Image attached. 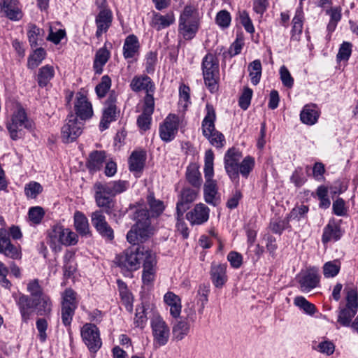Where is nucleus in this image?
<instances>
[{
	"label": "nucleus",
	"mask_w": 358,
	"mask_h": 358,
	"mask_svg": "<svg viewBox=\"0 0 358 358\" xmlns=\"http://www.w3.org/2000/svg\"><path fill=\"white\" fill-rule=\"evenodd\" d=\"M214 154L211 150L205 153L204 176L206 182L203 187L205 201L213 206H217L220 202L218 188L216 180L213 179Z\"/></svg>",
	"instance_id": "1"
},
{
	"label": "nucleus",
	"mask_w": 358,
	"mask_h": 358,
	"mask_svg": "<svg viewBox=\"0 0 358 358\" xmlns=\"http://www.w3.org/2000/svg\"><path fill=\"white\" fill-rule=\"evenodd\" d=\"M148 254L155 253L144 246L131 247L115 257V263L118 266L127 271H136L140 268L141 263L143 264L144 260H147Z\"/></svg>",
	"instance_id": "2"
},
{
	"label": "nucleus",
	"mask_w": 358,
	"mask_h": 358,
	"mask_svg": "<svg viewBox=\"0 0 358 358\" xmlns=\"http://www.w3.org/2000/svg\"><path fill=\"white\" fill-rule=\"evenodd\" d=\"M134 218L136 222L127 234V241L134 245L147 240L151 232L150 213L148 210H137Z\"/></svg>",
	"instance_id": "3"
},
{
	"label": "nucleus",
	"mask_w": 358,
	"mask_h": 358,
	"mask_svg": "<svg viewBox=\"0 0 358 358\" xmlns=\"http://www.w3.org/2000/svg\"><path fill=\"white\" fill-rule=\"evenodd\" d=\"M199 27V15L197 9L191 5L184 8L179 18L178 32L185 39H192Z\"/></svg>",
	"instance_id": "4"
},
{
	"label": "nucleus",
	"mask_w": 358,
	"mask_h": 358,
	"mask_svg": "<svg viewBox=\"0 0 358 358\" xmlns=\"http://www.w3.org/2000/svg\"><path fill=\"white\" fill-rule=\"evenodd\" d=\"M50 246L55 250H60V245H74L78 241V235L62 225H55L48 233Z\"/></svg>",
	"instance_id": "5"
},
{
	"label": "nucleus",
	"mask_w": 358,
	"mask_h": 358,
	"mask_svg": "<svg viewBox=\"0 0 358 358\" xmlns=\"http://www.w3.org/2000/svg\"><path fill=\"white\" fill-rule=\"evenodd\" d=\"M6 128L10 138L16 141L23 136V129H31L32 121L30 120L23 108H18L13 113L10 120L6 123Z\"/></svg>",
	"instance_id": "6"
},
{
	"label": "nucleus",
	"mask_w": 358,
	"mask_h": 358,
	"mask_svg": "<svg viewBox=\"0 0 358 358\" xmlns=\"http://www.w3.org/2000/svg\"><path fill=\"white\" fill-rule=\"evenodd\" d=\"M202 70L205 84L213 92L216 89L219 75V64L214 55L209 53L204 57Z\"/></svg>",
	"instance_id": "7"
},
{
	"label": "nucleus",
	"mask_w": 358,
	"mask_h": 358,
	"mask_svg": "<svg viewBox=\"0 0 358 358\" xmlns=\"http://www.w3.org/2000/svg\"><path fill=\"white\" fill-rule=\"evenodd\" d=\"M153 345L156 348L164 346L169 342L170 328L159 315H154L150 320Z\"/></svg>",
	"instance_id": "8"
},
{
	"label": "nucleus",
	"mask_w": 358,
	"mask_h": 358,
	"mask_svg": "<svg viewBox=\"0 0 358 358\" xmlns=\"http://www.w3.org/2000/svg\"><path fill=\"white\" fill-rule=\"evenodd\" d=\"M84 343L91 352H96L101 347L102 342L97 327L92 323H86L80 330Z\"/></svg>",
	"instance_id": "9"
},
{
	"label": "nucleus",
	"mask_w": 358,
	"mask_h": 358,
	"mask_svg": "<svg viewBox=\"0 0 358 358\" xmlns=\"http://www.w3.org/2000/svg\"><path fill=\"white\" fill-rule=\"evenodd\" d=\"M180 118L175 114H169L159 125V133L161 139L165 142L173 141L178 131Z\"/></svg>",
	"instance_id": "10"
},
{
	"label": "nucleus",
	"mask_w": 358,
	"mask_h": 358,
	"mask_svg": "<svg viewBox=\"0 0 358 358\" xmlns=\"http://www.w3.org/2000/svg\"><path fill=\"white\" fill-rule=\"evenodd\" d=\"M83 124L74 115L68 116L66 124L62 128V138L64 143L75 141L82 134Z\"/></svg>",
	"instance_id": "11"
},
{
	"label": "nucleus",
	"mask_w": 358,
	"mask_h": 358,
	"mask_svg": "<svg viewBox=\"0 0 358 358\" xmlns=\"http://www.w3.org/2000/svg\"><path fill=\"white\" fill-rule=\"evenodd\" d=\"M241 157V152L236 148L229 149L224 155V169L231 179L238 178V165Z\"/></svg>",
	"instance_id": "12"
},
{
	"label": "nucleus",
	"mask_w": 358,
	"mask_h": 358,
	"mask_svg": "<svg viewBox=\"0 0 358 358\" xmlns=\"http://www.w3.org/2000/svg\"><path fill=\"white\" fill-rule=\"evenodd\" d=\"M92 224L97 232L105 239L112 241L114 232L106 220V217L101 210H96L91 215Z\"/></svg>",
	"instance_id": "13"
},
{
	"label": "nucleus",
	"mask_w": 358,
	"mask_h": 358,
	"mask_svg": "<svg viewBox=\"0 0 358 358\" xmlns=\"http://www.w3.org/2000/svg\"><path fill=\"white\" fill-rule=\"evenodd\" d=\"M155 109V99L152 96H145L144 98V103L143 113L140 115L137 119V124L138 127L146 131L150 129L152 115Z\"/></svg>",
	"instance_id": "14"
},
{
	"label": "nucleus",
	"mask_w": 358,
	"mask_h": 358,
	"mask_svg": "<svg viewBox=\"0 0 358 358\" xmlns=\"http://www.w3.org/2000/svg\"><path fill=\"white\" fill-rule=\"evenodd\" d=\"M15 302L19 308L22 321L27 323L35 310V301L28 295L20 294L17 298H15Z\"/></svg>",
	"instance_id": "15"
},
{
	"label": "nucleus",
	"mask_w": 358,
	"mask_h": 358,
	"mask_svg": "<svg viewBox=\"0 0 358 358\" xmlns=\"http://www.w3.org/2000/svg\"><path fill=\"white\" fill-rule=\"evenodd\" d=\"M199 189H192L185 187L181 191L180 199L176 205L177 215H183L184 213L189 208V204L196 200Z\"/></svg>",
	"instance_id": "16"
},
{
	"label": "nucleus",
	"mask_w": 358,
	"mask_h": 358,
	"mask_svg": "<svg viewBox=\"0 0 358 358\" xmlns=\"http://www.w3.org/2000/svg\"><path fill=\"white\" fill-rule=\"evenodd\" d=\"M209 212L210 210L208 206L199 203L186 214V218L192 224H202L208 221Z\"/></svg>",
	"instance_id": "17"
},
{
	"label": "nucleus",
	"mask_w": 358,
	"mask_h": 358,
	"mask_svg": "<svg viewBox=\"0 0 358 358\" xmlns=\"http://www.w3.org/2000/svg\"><path fill=\"white\" fill-rule=\"evenodd\" d=\"M0 252L12 259L20 257L18 249L11 243L9 233L4 228L0 229Z\"/></svg>",
	"instance_id": "18"
},
{
	"label": "nucleus",
	"mask_w": 358,
	"mask_h": 358,
	"mask_svg": "<svg viewBox=\"0 0 358 358\" xmlns=\"http://www.w3.org/2000/svg\"><path fill=\"white\" fill-rule=\"evenodd\" d=\"M130 87L134 92L145 91V96H152L155 85L151 78L148 76H136L133 78L130 83Z\"/></svg>",
	"instance_id": "19"
},
{
	"label": "nucleus",
	"mask_w": 358,
	"mask_h": 358,
	"mask_svg": "<svg viewBox=\"0 0 358 358\" xmlns=\"http://www.w3.org/2000/svg\"><path fill=\"white\" fill-rule=\"evenodd\" d=\"M74 108L76 115L82 120H87L93 115L92 106L83 94L77 95Z\"/></svg>",
	"instance_id": "20"
},
{
	"label": "nucleus",
	"mask_w": 358,
	"mask_h": 358,
	"mask_svg": "<svg viewBox=\"0 0 358 358\" xmlns=\"http://www.w3.org/2000/svg\"><path fill=\"white\" fill-rule=\"evenodd\" d=\"M227 266L225 264H213L210 268V279L213 285L217 288H222L227 282Z\"/></svg>",
	"instance_id": "21"
},
{
	"label": "nucleus",
	"mask_w": 358,
	"mask_h": 358,
	"mask_svg": "<svg viewBox=\"0 0 358 358\" xmlns=\"http://www.w3.org/2000/svg\"><path fill=\"white\" fill-rule=\"evenodd\" d=\"M113 19V12H98L95 16V24L96 27V36L100 38L106 33L112 25Z\"/></svg>",
	"instance_id": "22"
},
{
	"label": "nucleus",
	"mask_w": 358,
	"mask_h": 358,
	"mask_svg": "<svg viewBox=\"0 0 358 358\" xmlns=\"http://www.w3.org/2000/svg\"><path fill=\"white\" fill-rule=\"evenodd\" d=\"M1 10L10 20H20L23 15L17 0H3Z\"/></svg>",
	"instance_id": "23"
},
{
	"label": "nucleus",
	"mask_w": 358,
	"mask_h": 358,
	"mask_svg": "<svg viewBox=\"0 0 358 358\" xmlns=\"http://www.w3.org/2000/svg\"><path fill=\"white\" fill-rule=\"evenodd\" d=\"M95 201L99 207L110 209L112 203V195H109V192L106 189L105 185L102 182H96L94 184Z\"/></svg>",
	"instance_id": "24"
},
{
	"label": "nucleus",
	"mask_w": 358,
	"mask_h": 358,
	"mask_svg": "<svg viewBox=\"0 0 358 358\" xmlns=\"http://www.w3.org/2000/svg\"><path fill=\"white\" fill-rule=\"evenodd\" d=\"M320 282L318 270L316 268L308 269L306 273L300 279L299 283L303 292H310L316 287Z\"/></svg>",
	"instance_id": "25"
},
{
	"label": "nucleus",
	"mask_w": 358,
	"mask_h": 358,
	"mask_svg": "<svg viewBox=\"0 0 358 358\" xmlns=\"http://www.w3.org/2000/svg\"><path fill=\"white\" fill-rule=\"evenodd\" d=\"M157 259L155 254L149 255L147 260L143 264V270L142 280L145 285L150 284L155 279L156 273Z\"/></svg>",
	"instance_id": "26"
},
{
	"label": "nucleus",
	"mask_w": 358,
	"mask_h": 358,
	"mask_svg": "<svg viewBox=\"0 0 358 358\" xmlns=\"http://www.w3.org/2000/svg\"><path fill=\"white\" fill-rule=\"evenodd\" d=\"M342 236L340 226L334 220H331L324 227L322 236V242L327 244L330 241H337Z\"/></svg>",
	"instance_id": "27"
},
{
	"label": "nucleus",
	"mask_w": 358,
	"mask_h": 358,
	"mask_svg": "<svg viewBox=\"0 0 358 358\" xmlns=\"http://www.w3.org/2000/svg\"><path fill=\"white\" fill-rule=\"evenodd\" d=\"M320 111L314 103L306 104L300 113L301 122L308 125L315 124L319 118Z\"/></svg>",
	"instance_id": "28"
},
{
	"label": "nucleus",
	"mask_w": 358,
	"mask_h": 358,
	"mask_svg": "<svg viewBox=\"0 0 358 358\" xmlns=\"http://www.w3.org/2000/svg\"><path fill=\"white\" fill-rule=\"evenodd\" d=\"M207 113L202 121V132L205 137L211 136L212 133L216 131L215 121L216 119L215 113L212 106L206 105Z\"/></svg>",
	"instance_id": "29"
},
{
	"label": "nucleus",
	"mask_w": 358,
	"mask_h": 358,
	"mask_svg": "<svg viewBox=\"0 0 358 358\" xmlns=\"http://www.w3.org/2000/svg\"><path fill=\"white\" fill-rule=\"evenodd\" d=\"M175 22L174 15L172 13H167L164 15L159 13H155L152 18L150 25L157 31L169 27Z\"/></svg>",
	"instance_id": "30"
},
{
	"label": "nucleus",
	"mask_w": 358,
	"mask_h": 358,
	"mask_svg": "<svg viewBox=\"0 0 358 358\" xmlns=\"http://www.w3.org/2000/svg\"><path fill=\"white\" fill-rule=\"evenodd\" d=\"M140 45L136 36L129 35L124 40L123 45V56L125 59L133 58L138 54Z\"/></svg>",
	"instance_id": "31"
},
{
	"label": "nucleus",
	"mask_w": 358,
	"mask_h": 358,
	"mask_svg": "<svg viewBox=\"0 0 358 358\" xmlns=\"http://www.w3.org/2000/svg\"><path fill=\"white\" fill-rule=\"evenodd\" d=\"M164 302L170 307V314L172 317L178 318L181 313V301L178 296L169 292L164 296Z\"/></svg>",
	"instance_id": "32"
},
{
	"label": "nucleus",
	"mask_w": 358,
	"mask_h": 358,
	"mask_svg": "<svg viewBox=\"0 0 358 358\" xmlns=\"http://www.w3.org/2000/svg\"><path fill=\"white\" fill-rule=\"evenodd\" d=\"M73 220L75 229L80 235L83 236L90 234L88 220L83 213L76 211Z\"/></svg>",
	"instance_id": "33"
},
{
	"label": "nucleus",
	"mask_w": 358,
	"mask_h": 358,
	"mask_svg": "<svg viewBox=\"0 0 358 358\" xmlns=\"http://www.w3.org/2000/svg\"><path fill=\"white\" fill-rule=\"evenodd\" d=\"M146 159L145 152L134 151L129 159V169L131 171L140 172L143 169Z\"/></svg>",
	"instance_id": "34"
},
{
	"label": "nucleus",
	"mask_w": 358,
	"mask_h": 358,
	"mask_svg": "<svg viewBox=\"0 0 358 358\" xmlns=\"http://www.w3.org/2000/svg\"><path fill=\"white\" fill-rule=\"evenodd\" d=\"M187 181L196 189H199L202 184V178L199 166L196 164H190L186 171Z\"/></svg>",
	"instance_id": "35"
},
{
	"label": "nucleus",
	"mask_w": 358,
	"mask_h": 358,
	"mask_svg": "<svg viewBox=\"0 0 358 358\" xmlns=\"http://www.w3.org/2000/svg\"><path fill=\"white\" fill-rule=\"evenodd\" d=\"M190 324L185 320H178L172 328L173 339L176 341L182 340L189 333Z\"/></svg>",
	"instance_id": "36"
},
{
	"label": "nucleus",
	"mask_w": 358,
	"mask_h": 358,
	"mask_svg": "<svg viewBox=\"0 0 358 358\" xmlns=\"http://www.w3.org/2000/svg\"><path fill=\"white\" fill-rule=\"evenodd\" d=\"M55 76L54 67L47 64L39 69L37 75V82L40 87H44L48 85Z\"/></svg>",
	"instance_id": "37"
},
{
	"label": "nucleus",
	"mask_w": 358,
	"mask_h": 358,
	"mask_svg": "<svg viewBox=\"0 0 358 358\" xmlns=\"http://www.w3.org/2000/svg\"><path fill=\"white\" fill-rule=\"evenodd\" d=\"M105 159L106 152L104 151H94L89 156L87 167L91 171H97L103 166Z\"/></svg>",
	"instance_id": "38"
},
{
	"label": "nucleus",
	"mask_w": 358,
	"mask_h": 358,
	"mask_svg": "<svg viewBox=\"0 0 358 358\" xmlns=\"http://www.w3.org/2000/svg\"><path fill=\"white\" fill-rule=\"evenodd\" d=\"M210 293V287L206 285H200L196 294V304L198 307V313L202 315L204 311L206 305L208 301V294Z\"/></svg>",
	"instance_id": "39"
},
{
	"label": "nucleus",
	"mask_w": 358,
	"mask_h": 358,
	"mask_svg": "<svg viewBox=\"0 0 358 358\" xmlns=\"http://www.w3.org/2000/svg\"><path fill=\"white\" fill-rule=\"evenodd\" d=\"M117 113L116 106H105L99 124L101 131L108 129L110 122L116 120Z\"/></svg>",
	"instance_id": "40"
},
{
	"label": "nucleus",
	"mask_w": 358,
	"mask_h": 358,
	"mask_svg": "<svg viewBox=\"0 0 358 358\" xmlns=\"http://www.w3.org/2000/svg\"><path fill=\"white\" fill-rule=\"evenodd\" d=\"M290 220L288 215L284 218L272 219L269 227L274 234H281L284 230L291 229Z\"/></svg>",
	"instance_id": "41"
},
{
	"label": "nucleus",
	"mask_w": 358,
	"mask_h": 358,
	"mask_svg": "<svg viewBox=\"0 0 358 358\" xmlns=\"http://www.w3.org/2000/svg\"><path fill=\"white\" fill-rule=\"evenodd\" d=\"M110 52L105 48H101L96 52L94 61V68L96 73H101L102 67L108 62Z\"/></svg>",
	"instance_id": "42"
},
{
	"label": "nucleus",
	"mask_w": 358,
	"mask_h": 358,
	"mask_svg": "<svg viewBox=\"0 0 358 358\" xmlns=\"http://www.w3.org/2000/svg\"><path fill=\"white\" fill-rule=\"evenodd\" d=\"M46 52L42 48H36L28 57L27 67L30 69H35L45 58Z\"/></svg>",
	"instance_id": "43"
},
{
	"label": "nucleus",
	"mask_w": 358,
	"mask_h": 358,
	"mask_svg": "<svg viewBox=\"0 0 358 358\" xmlns=\"http://www.w3.org/2000/svg\"><path fill=\"white\" fill-rule=\"evenodd\" d=\"M357 312V310L356 308L346 306L339 310L337 322L342 326L348 327Z\"/></svg>",
	"instance_id": "44"
},
{
	"label": "nucleus",
	"mask_w": 358,
	"mask_h": 358,
	"mask_svg": "<svg viewBox=\"0 0 358 358\" xmlns=\"http://www.w3.org/2000/svg\"><path fill=\"white\" fill-rule=\"evenodd\" d=\"M78 303L76 293L72 289H66L62 294L61 306L76 309L78 307Z\"/></svg>",
	"instance_id": "45"
},
{
	"label": "nucleus",
	"mask_w": 358,
	"mask_h": 358,
	"mask_svg": "<svg viewBox=\"0 0 358 358\" xmlns=\"http://www.w3.org/2000/svg\"><path fill=\"white\" fill-rule=\"evenodd\" d=\"M262 64L259 59L253 61L248 66L249 76L251 83L254 85H257L259 83L262 76Z\"/></svg>",
	"instance_id": "46"
},
{
	"label": "nucleus",
	"mask_w": 358,
	"mask_h": 358,
	"mask_svg": "<svg viewBox=\"0 0 358 358\" xmlns=\"http://www.w3.org/2000/svg\"><path fill=\"white\" fill-rule=\"evenodd\" d=\"M36 307L38 308V314L39 315H48L52 311V301L48 295H43L39 297V299L35 301Z\"/></svg>",
	"instance_id": "47"
},
{
	"label": "nucleus",
	"mask_w": 358,
	"mask_h": 358,
	"mask_svg": "<svg viewBox=\"0 0 358 358\" xmlns=\"http://www.w3.org/2000/svg\"><path fill=\"white\" fill-rule=\"evenodd\" d=\"M341 264L339 260L335 259L326 262L323 266V274L327 278H334L340 271Z\"/></svg>",
	"instance_id": "48"
},
{
	"label": "nucleus",
	"mask_w": 358,
	"mask_h": 358,
	"mask_svg": "<svg viewBox=\"0 0 358 358\" xmlns=\"http://www.w3.org/2000/svg\"><path fill=\"white\" fill-rule=\"evenodd\" d=\"M147 202L150 206L152 216H159L164 210V203L160 200L156 199L152 192L148 194Z\"/></svg>",
	"instance_id": "49"
},
{
	"label": "nucleus",
	"mask_w": 358,
	"mask_h": 358,
	"mask_svg": "<svg viewBox=\"0 0 358 358\" xmlns=\"http://www.w3.org/2000/svg\"><path fill=\"white\" fill-rule=\"evenodd\" d=\"M303 15L301 9H297L292 20V38L298 40V35L302 32Z\"/></svg>",
	"instance_id": "50"
},
{
	"label": "nucleus",
	"mask_w": 358,
	"mask_h": 358,
	"mask_svg": "<svg viewBox=\"0 0 358 358\" xmlns=\"http://www.w3.org/2000/svg\"><path fill=\"white\" fill-rule=\"evenodd\" d=\"M105 185L106 189L109 192V195L115 196L117 194H120L127 189V182L123 180L112 181Z\"/></svg>",
	"instance_id": "51"
},
{
	"label": "nucleus",
	"mask_w": 358,
	"mask_h": 358,
	"mask_svg": "<svg viewBox=\"0 0 358 358\" xmlns=\"http://www.w3.org/2000/svg\"><path fill=\"white\" fill-rule=\"evenodd\" d=\"M294 303L308 315H312L316 311L315 305L308 301L303 296H296Z\"/></svg>",
	"instance_id": "52"
},
{
	"label": "nucleus",
	"mask_w": 358,
	"mask_h": 358,
	"mask_svg": "<svg viewBox=\"0 0 358 358\" xmlns=\"http://www.w3.org/2000/svg\"><path fill=\"white\" fill-rule=\"evenodd\" d=\"M255 166V159L250 156H248L238 165V173L242 176L247 178Z\"/></svg>",
	"instance_id": "53"
},
{
	"label": "nucleus",
	"mask_w": 358,
	"mask_h": 358,
	"mask_svg": "<svg viewBox=\"0 0 358 358\" xmlns=\"http://www.w3.org/2000/svg\"><path fill=\"white\" fill-rule=\"evenodd\" d=\"M43 191V187L37 182H30L24 187V193L28 198L35 199Z\"/></svg>",
	"instance_id": "54"
},
{
	"label": "nucleus",
	"mask_w": 358,
	"mask_h": 358,
	"mask_svg": "<svg viewBox=\"0 0 358 358\" xmlns=\"http://www.w3.org/2000/svg\"><path fill=\"white\" fill-rule=\"evenodd\" d=\"M111 86V80L108 76L101 78V82L96 86L95 91L99 98L105 96Z\"/></svg>",
	"instance_id": "55"
},
{
	"label": "nucleus",
	"mask_w": 358,
	"mask_h": 358,
	"mask_svg": "<svg viewBox=\"0 0 358 358\" xmlns=\"http://www.w3.org/2000/svg\"><path fill=\"white\" fill-rule=\"evenodd\" d=\"M231 17L230 13L226 10H222L217 13L215 21L219 27L222 29L229 27Z\"/></svg>",
	"instance_id": "56"
},
{
	"label": "nucleus",
	"mask_w": 358,
	"mask_h": 358,
	"mask_svg": "<svg viewBox=\"0 0 358 358\" xmlns=\"http://www.w3.org/2000/svg\"><path fill=\"white\" fill-rule=\"evenodd\" d=\"M29 218L34 224H39L44 217L45 211L42 207H31L29 210Z\"/></svg>",
	"instance_id": "57"
},
{
	"label": "nucleus",
	"mask_w": 358,
	"mask_h": 358,
	"mask_svg": "<svg viewBox=\"0 0 358 358\" xmlns=\"http://www.w3.org/2000/svg\"><path fill=\"white\" fill-rule=\"evenodd\" d=\"M29 41L31 46H37L38 41L41 36V30L34 24H30L29 26V30L27 32Z\"/></svg>",
	"instance_id": "58"
},
{
	"label": "nucleus",
	"mask_w": 358,
	"mask_h": 358,
	"mask_svg": "<svg viewBox=\"0 0 358 358\" xmlns=\"http://www.w3.org/2000/svg\"><path fill=\"white\" fill-rule=\"evenodd\" d=\"M147 322V316L145 314V308L143 306L136 308V315L134 317V324L136 327L143 329Z\"/></svg>",
	"instance_id": "59"
},
{
	"label": "nucleus",
	"mask_w": 358,
	"mask_h": 358,
	"mask_svg": "<svg viewBox=\"0 0 358 358\" xmlns=\"http://www.w3.org/2000/svg\"><path fill=\"white\" fill-rule=\"evenodd\" d=\"M252 96V90L248 87H245L239 99L238 104L239 106L246 110L249 107Z\"/></svg>",
	"instance_id": "60"
},
{
	"label": "nucleus",
	"mask_w": 358,
	"mask_h": 358,
	"mask_svg": "<svg viewBox=\"0 0 358 358\" xmlns=\"http://www.w3.org/2000/svg\"><path fill=\"white\" fill-rule=\"evenodd\" d=\"M27 291L30 293V294L34 297H40L44 295L43 294V289L39 285L38 280L37 279H34L31 280L27 284Z\"/></svg>",
	"instance_id": "61"
},
{
	"label": "nucleus",
	"mask_w": 358,
	"mask_h": 358,
	"mask_svg": "<svg viewBox=\"0 0 358 358\" xmlns=\"http://www.w3.org/2000/svg\"><path fill=\"white\" fill-rule=\"evenodd\" d=\"M352 52V45L348 42H343L337 54V59L339 61L348 60Z\"/></svg>",
	"instance_id": "62"
},
{
	"label": "nucleus",
	"mask_w": 358,
	"mask_h": 358,
	"mask_svg": "<svg viewBox=\"0 0 358 358\" xmlns=\"http://www.w3.org/2000/svg\"><path fill=\"white\" fill-rule=\"evenodd\" d=\"M76 309L61 306V317L64 325L69 326L72 322Z\"/></svg>",
	"instance_id": "63"
},
{
	"label": "nucleus",
	"mask_w": 358,
	"mask_h": 358,
	"mask_svg": "<svg viewBox=\"0 0 358 358\" xmlns=\"http://www.w3.org/2000/svg\"><path fill=\"white\" fill-rule=\"evenodd\" d=\"M206 138H207L208 139L210 143L213 146H215L217 148H220L223 147L224 143L225 142V138H224V135L218 131H216L212 133L211 136H206Z\"/></svg>",
	"instance_id": "64"
}]
</instances>
